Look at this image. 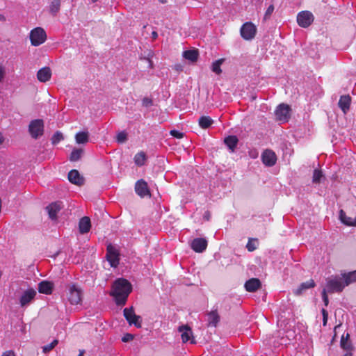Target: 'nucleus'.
<instances>
[{
    "instance_id": "1",
    "label": "nucleus",
    "mask_w": 356,
    "mask_h": 356,
    "mask_svg": "<svg viewBox=\"0 0 356 356\" xmlns=\"http://www.w3.org/2000/svg\"><path fill=\"white\" fill-rule=\"evenodd\" d=\"M112 288L110 296L115 298L118 305H124L132 291L131 283L124 278H119L113 282Z\"/></svg>"
},
{
    "instance_id": "2",
    "label": "nucleus",
    "mask_w": 356,
    "mask_h": 356,
    "mask_svg": "<svg viewBox=\"0 0 356 356\" xmlns=\"http://www.w3.org/2000/svg\"><path fill=\"white\" fill-rule=\"evenodd\" d=\"M44 124L42 119H35L30 122L29 132L33 139H38L44 134Z\"/></svg>"
},
{
    "instance_id": "3",
    "label": "nucleus",
    "mask_w": 356,
    "mask_h": 356,
    "mask_svg": "<svg viewBox=\"0 0 356 356\" xmlns=\"http://www.w3.org/2000/svg\"><path fill=\"white\" fill-rule=\"evenodd\" d=\"M67 299L72 305H78L82 300V291L76 284H70L67 286Z\"/></svg>"
},
{
    "instance_id": "4",
    "label": "nucleus",
    "mask_w": 356,
    "mask_h": 356,
    "mask_svg": "<svg viewBox=\"0 0 356 356\" xmlns=\"http://www.w3.org/2000/svg\"><path fill=\"white\" fill-rule=\"evenodd\" d=\"M344 288L341 278L338 276L331 277L327 279L325 289L328 293H341Z\"/></svg>"
},
{
    "instance_id": "5",
    "label": "nucleus",
    "mask_w": 356,
    "mask_h": 356,
    "mask_svg": "<svg viewBox=\"0 0 356 356\" xmlns=\"http://www.w3.org/2000/svg\"><path fill=\"white\" fill-rule=\"evenodd\" d=\"M274 115L276 121L288 122L291 117V108L286 104H280L277 106Z\"/></svg>"
},
{
    "instance_id": "6",
    "label": "nucleus",
    "mask_w": 356,
    "mask_h": 356,
    "mask_svg": "<svg viewBox=\"0 0 356 356\" xmlns=\"http://www.w3.org/2000/svg\"><path fill=\"white\" fill-rule=\"evenodd\" d=\"M47 35L42 28L37 27L33 29L30 33V40L31 44L33 46H39L44 42Z\"/></svg>"
},
{
    "instance_id": "7",
    "label": "nucleus",
    "mask_w": 356,
    "mask_h": 356,
    "mask_svg": "<svg viewBox=\"0 0 356 356\" xmlns=\"http://www.w3.org/2000/svg\"><path fill=\"white\" fill-rule=\"evenodd\" d=\"M118 250L113 245L109 244L106 248V259L112 267H117L120 262Z\"/></svg>"
},
{
    "instance_id": "8",
    "label": "nucleus",
    "mask_w": 356,
    "mask_h": 356,
    "mask_svg": "<svg viewBox=\"0 0 356 356\" xmlns=\"http://www.w3.org/2000/svg\"><path fill=\"white\" fill-rule=\"evenodd\" d=\"M123 313L129 325H134L138 328L141 327V317L135 314L133 307L125 308Z\"/></svg>"
},
{
    "instance_id": "9",
    "label": "nucleus",
    "mask_w": 356,
    "mask_h": 356,
    "mask_svg": "<svg viewBox=\"0 0 356 356\" xmlns=\"http://www.w3.org/2000/svg\"><path fill=\"white\" fill-rule=\"evenodd\" d=\"M314 21V16L309 11L305 10L300 12L297 15L298 25L303 28L309 26Z\"/></svg>"
},
{
    "instance_id": "10",
    "label": "nucleus",
    "mask_w": 356,
    "mask_h": 356,
    "mask_svg": "<svg viewBox=\"0 0 356 356\" xmlns=\"http://www.w3.org/2000/svg\"><path fill=\"white\" fill-rule=\"evenodd\" d=\"M37 293L35 290L31 288L23 292L19 298V304L22 307L28 306L35 298Z\"/></svg>"
},
{
    "instance_id": "11",
    "label": "nucleus",
    "mask_w": 356,
    "mask_h": 356,
    "mask_svg": "<svg viewBox=\"0 0 356 356\" xmlns=\"http://www.w3.org/2000/svg\"><path fill=\"white\" fill-rule=\"evenodd\" d=\"M63 208V204L60 201H56L51 203L46 207L50 219L55 220L57 219V213Z\"/></svg>"
},
{
    "instance_id": "12",
    "label": "nucleus",
    "mask_w": 356,
    "mask_h": 356,
    "mask_svg": "<svg viewBox=\"0 0 356 356\" xmlns=\"http://www.w3.org/2000/svg\"><path fill=\"white\" fill-rule=\"evenodd\" d=\"M263 163L266 166H273L277 161V156L275 153L270 149H266L261 154Z\"/></svg>"
},
{
    "instance_id": "13",
    "label": "nucleus",
    "mask_w": 356,
    "mask_h": 356,
    "mask_svg": "<svg viewBox=\"0 0 356 356\" xmlns=\"http://www.w3.org/2000/svg\"><path fill=\"white\" fill-rule=\"evenodd\" d=\"M135 191L140 197L150 195L147 183L143 179H140L136 181L135 184Z\"/></svg>"
},
{
    "instance_id": "14",
    "label": "nucleus",
    "mask_w": 356,
    "mask_h": 356,
    "mask_svg": "<svg viewBox=\"0 0 356 356\" xmlns=\"http://www.w3.org/2000/svg\"><path fill=\"white\" fill-rule=\"evenodd\" d=\"M191 247L196 252H202L207 249V241L204 238H194L191 241Z\"/></svg>"
},
{
    "instance_id": "15",
    "label": "nucleus",
    "mask_w": 356,
    "mask_h": 356,
    "mask_svg": "<svg viewBox=\"0 0 356 356\" xmlns=\"http://www.w3.org/2000/svg\"><path fill=\"white\" fill-rule=\"evenodd\" d=\"M69 181L77 186H82L84 184V179L76 170H72L68 173Z\"/></svg>"
},
{
    "instance_id": "16",
    "label": "nucleus",
    "mask_w": 356,
    "mask_h": 356,
    "mask_svg": "<svg viewBox=\"0 0 356 356\" xmlns=\"http://www.w3.org/2000/svg\"><path fill=\"white\" fill-rule=\"evenodd\" d=\"M350 104L351 97L349 95L341 96L338 102L339 107L341 109L343 114H346L348 112Z\"/></svg>"
},
{
    "instance_id": "17",
    "label": "nucleus",
    "mask_w": 356,
    "mask_h": 356,
    "mask_svg": "<svg viewBox=\"0 0 356 356\" xmlns=\"http://www.w3.org/2000/svg\"><path fill=\"white\" fill-rule=\"evenodd\" d=\"M350 335L349 333L343 334L340 341L341 348L347 351V353H351L354 350V347L350 340Z\"/></svg>"
},
{
    "instance_id": "18",
    "label": "nucleus",
    "mask_w": 356,
    "mask_h": 356,
    "mask_svg": "<svg viewBox=\"0 0 356 356\" xmlns=\"http://www.w3.org/2000/svg\"><path fill=\"white\" fill-rule=\"evenodd\" d=\"M261 282L258 278H251L246 280V291L255 292L261 288Z\"/></svg>"
},
{
    "instance_id": "19",
    "label": "nucleus",
    "mask_w": 356,
    "mask_h": 356,
    "mask_svg": "<svg viewBox=\"0 0 356 356\" xmlns=\"http://www.w3.org/2000/svg\"><path fill=\"white\" fill-rule=\"evenodd\" d=\"M54 289V284L49 281H42L38 284V291L40 293L51 294Z\"/></svg>"
},
{
    "instance_id": "20",
    "label": "nucleus",
    "mask_w": 356,
    "mask_h": 356,
    "mask_svg": "<svg viewBox=\"0 0 356 356\" xmlns=\"http://www.w3.org/2000/svg\"><path fill=\"white\" fill-rule=\"evenodd\" d=\"M51 76V70L49 67H44L38 70L37 78L40 82L48 81Z\"/></svg>"
},
{
    "instance_id": "21",
    "label": "nucleus",
    "mask_w": 356,
    "mask_h": 356,
    "mask_svg": "<svg viewBox=\"0 0 356 356\" xmlns=\"http://www.w3.org/2000/svg\"><path fill=\"white\" fill-rule=\"evenodd\" d=\"M91 228V222L89 217L81 218L79 222V230L81 234L88 233Z\"/></svg>"
},
{
    "instance_id": "22",
    "label": "nucleus",
    "mask_w": 356,
    "mask_h": 356,
    "mask_svg": "<svg viewBox=\"0 0 356 356\" xmlns=\"http://www.w3.org/2000/svg\"><path fill=\"white\" fill-rule=\"evenodd\" d=\"M316 286V283L314 280L310 279L309 280L302 282L300 284V285L298 286V289H296L293 293L296 296H300L305 291L309 289H312Z\"/></svg>"
},
{
    "instance_id": "23",
    "label": "nucleus",
    "mask_w": 356,
    "mask_h": 356,
    "mask_svg": "<svg viewBox=\"0 0 356 356\" xmlns=\"http://www.w3.org/2000/svg\"><path fill=\"white\" fill-rule=\"evenodd\" d=\"M224 143L231 152H234L238 143V139L236 136H228L225 138Z\"/></svg>"
},
{
    "instance_id": "24",
    "label": "nucleus",
    "mask_w": 356,
    "mask_h": 356,
    "mask_svg": "<svg viewBox=\"0 0 356 356\" xmlns=\"http://www.w3.org/2000/svg\"><path fill=\"white\" fill-rule=\"evenodd\" d=\"M178 330L181 333V337L184 343H186L190 340L191 336L192 335V330L188 325H184L179 326Z\"/></svg>"
},
{
    "instance_id": "25",
    "label": "nucleus",
    "mask_w": 356,
    "mask_h": 356,
    "mask_svg": "<svg viewBox=\"0 0 356 356\" xmlns=\"http://www.w3.org/2000/svg\"><path fill=\"white\" fill-rule=\"evenodd\" d=\"M341 278L343 279L344 287L349 284L356 282V270L341 274Z\"/></svg>"
},
{
    "instance_id": "26",
    "label": "nucleus",
    "mask_w": 356,
    "mask_h": 356,
    "mask_svg": "<svg viewBox=\"0 0 356 356\" xmlns=\"http://www.w3.org/2000/svg\"><path fill=\"white\" fill-rule=\"evenodd\" d=\"M257 32L256 25L252 22H246V40H251L254 38Z\"/></svg>"
},
{
    "instance_id": "27",
    "label": "nucleus",
    "mask_w": 356,
    "mask_h": 356,
    "mask_svg": "<svg viewBox=\"0 0 356 356\" xmlns=\"http://www.w3.org/2000/svg\"><path fill=\"white\" fill-rule=\"evenodd\" d=\"M207 326L216 327L220 321V316L217 311H211L207 313Z\"/></svg>"
},
{
    "instance_id": "28",
    "label": "nucleus",
    "mask_w": 356,
    "mask_h": 356,
    "mask_svg": "<svg viewBox=\"0 0 356 356\" xmlns=\"http://www.w3.org/2000/svg\"><path fill=\"white\" fill-rule=\"evenodd\" d=\"M198 56L199 53L197 49H189L183 52V57L193 63L197 61Z\"/></svg>"
},
{
    "instance_id": "29",
    "label": "nucleus",
    "mask_w": 356,
    "mask_h": 356,
    "mask_svg": "<svg viewBox=\"0 0 356 356\" xmlns=\"http://www.w3.org/2000/svg\"><path fill=\"white\" fill-rule=\"evenodd\" d=\"M339 217L341 221L348 226H356V217L353 218L346 216V213L341 210L339 212Z\"/></svg>"
},
{
    "instance_id": "30",
    "label": "nucleus",
    "mask_w": 356,
    "mask_h": 356,
    "mask_svg": "<svg viewBox=\"0 0 356 356\" xmlns=\"http://www.w3.org/2000/svg\"><path fill=\"white\" fill-rule=\"evenodd\" d=\"M75 140L78 144H86L89 140V135L87 131L79 132L75 136Z\"/></svg>"
},
{
    "instance_id": "31",
    "label": "nucleus",
    "mask_w": 356,
    "mask_h": 356,
    "mask_svg": "<svg viewBox=\"0 0 356 356\" xmlns=\"http://www.w3.org/2000/svg\"><path fill=\"white\" fill-rule=\"evenodd\" d=\"M213 120L209 116H202L199 119V125L202 129H208L213 124Z\"/></svg>"
},
{
    "instance_id": "32",
    "label": "nucleus",
    "mask_w": 356,
    "mask_h": 356,
    "mask_svg": "<svg viewBox=\"0 0 356 356\" xmlns=\"http://www.w3.org/2000/svg\"><path fill=\"white\" fill-rule=\"evenodd\" d=\"M83 154L82 149L74 148L70 154L69 160L72 162H75L81 159Z\"/></svg>"
},
{
    "instance_id": "33",
    "label": "nucleus",
    "mask_w": 356,
    "mask_h": 356,
    "mask_svg": "<svg viewBox=\"0 0 356 356\" xmlns=\"http://www.w3.org/2000/svg\"><path fill=\"white\" fill-rule=\"evenodd\" d=\"M259 245V241L257 238H249L246 243V248L250 252H253L257 249Z\"/></svg>"
},
{
    "instance_id": "34",
    "label": "nucleus",
    "mask_w": 356,
    "mask_h": 356,
    "mask_svg": "<svg viewBox=\"0 0 356 356\" xmlns=\"http://www.w3.org/2000/svg\"><path fill=\"white\" fill-rule=\"evenodd\" d=\"M60 8V0H53L49 5V13L56 16Z\"/></svg>"
},
{
    "instance_id": "35",
    "label": "nucleus",
    "mask_w": 356,
    "mask_h": 356,
    "mask_svg": "<svg viewBox=\"0 0 356 356\" xmlns=\"http://www.w3.org/2000/svg\"><path fill=\"white\" fill-rule=\"evenodd\" d=\"M146 155L143 152L137 153L134 156V162L136 165L142 166L145 164Z\"/></svg>"
},
{
    "instance_id": "36",
    "label": "nucleus",
    "mask_w": 356,
    "mask_h": 356,
    "mask_svg": "<svg viewBox=\"0 0 356 356\" xmlns=\"http://www.w3.org/2000/svg\"><path fill=\"white\" fill-rule=\"evenodd\" d=\"M224 61H225L224 58H220V59H218V60L214 61L211 65V70L214 73H216L217 74H220L222 72L220 65L223 63Z\"/></svg>"
},
{
    "instance_id": "37",
    "label": "nucleus",
    "mask_w": 356,
    "mask_h": 356,
    "mask_svg": "<svg viewBox=\"0 0 356 356\" xmlns=\"http://www.w3.org/2000/svg\"><path fill=\"white\" fill-rule=\"evenodd\" d=\"M323 177V175L322 170L315 169L313 172L312 182L314 184H320Z\"/></svg>"
},
{
    "instance_id": "38",
    "label": "nucleus",
    "mask_w": 356,
    "mask_h": 356,
    "mask_svg": "<svg viewBox=\"0 0 356 356\" xmlns=\"http://www.w3.org/2000/svg\"><path fill=\"white\" fill-rule=\"evenodd\" d=\"M63 139L64 137L63 134L60 131H57L53 134L51 140L53 145H56Z\"/></svg>"
},
{
    "instance_id": "39",
    "label": "nucleus",
    "mask_w": 356,
    "mask_h": 356,
    "mask_svg": "<svg viewBox=\"0 0 356 356\" xmlns=\"http://www.w3.org/2000/svg\"><path fill=\"white\" fill-rule=\"evenodd\" d=\"M116 140L118 143H124L127 140V134L125 131H120L116 136Z\"/></svg>"
},
{
    "instance_id": "40",
    "label": "nucleus",
    "mask_w": 356,
    "mask_h": 356,
    "mask_svg": "<svg viewBox=\"0 0 356 356\" xmlns=\"http://www.w3.org/2000/svg\"><path fill=\"white\" fill-rule=\"evenodd\" d=\"M58 343V341L57 339H54L51 343L46 345L42 347L43 352L44 353H49L51 351L57 344Z\"/></svg>"
},
{
    "instance_id": "41",
    "label": "nucleus",
    "mask_w": 356,
    "mask_h": 356,
    "mask_svg": "<svg viewBox=\"0 0 356 356\" xmlns=\"http://www.w3.org/2000/svg\"><path fill=\"white\" fill-rule=\"evenodd\" d=\"M274 6L273 4L270 5L268 8L266 9V12H265V14H264V20H267V19H269L270 18V16L272 15V13H273L274 11Z\"/></svg>"
},
{
    "instance_id": "42",
    "label": "nucleus",
    "mask_w": 356,
    "mask_h": 356,
    "mask_svg": "<svg viewBox=\"0 0 356 356\" xmlns=\"http://www.w3.org/2000/svg\"><path fill=\"white\" fill-rule=\"evenodd\" d=\"M321 313L323 315V325L326 326L328 320V312L325 309L323 308L321 309Z\"/></svg>"
},
{
    "instance_id": "43",
    "label": "nucleus",
    "mask_w": 356,
    "mask_h": 356,
    "mask_svg": "<svg viewBox=\"0 0 356 356\" xmlns=\"http://www.w3.org/2000/svg\"><path fill=\"white\" fill-rule=\"evenodd\" d=\"M327 291L326 290V289H323V291H322V298H323V301L324 302V305L325 307H327L329 304V299H328V296H327Z\"/></svg>"
},
{
    "instance_id": "44",
    "label": "nucleus",
    "mask_w": 356,
    "mask_h": 356,
    "mask_svg": "<svg viewBox=\"0 0 356 356\" xmlns=\"http://www.w3.org/2000/svg\"><path fill=\"white\" fill-rule=\"evenodd\" d=\"M142 105L145 107L148 108L153 105V101L150 98L144 97L142 101Z\"/></svg>"
},
{
    "instance_id": "45",
    "label": "nucleus",
    "mask_w": 356,
    "mask_h": 356,
    "mask_svg": "<svg viewBox=\"0 0 356 356\" xmlns=\"http://www.w3.org/2000/svg\"><path fill=\"white\" fill-rule=\"evenodd\" d=\"M170 135L177 138H182L184 137V134L177 131V130H171L170 132Z\"/></svg>"
},
{
    "instance_id": "46",
    "label": "nucleus",
    "mask_w": 356,
    "mask_h": 356,
    "mask_svg": "<svg viewBox=\"0 0 356 356\" xmlns=\"http://www.w3.org/2000/svg\"><path fill=\"white\" fill-rule=\"evenodd\" d=\"M134 335L129 333L125 334L123 337L122 338V341L123 342H129L133 340Z\"/></svg>"
},
{
    "instance_id": "47",
    "label": "nucleus",
    "mask_w": 356,
    "mask_h": 356,
    "mask_svg": "<svg viewBox=\"0 0 356 356\" xmlns=\"http://www.w3.org/2000/svg\"><path fill=\"white\" fill-rule=\"evenodd\" d=\"M5 75H6L5 68L1 64H0V83L3 81Z\"/></svg>"
},
{
    "instance_id": "48",
    "label": "nucleus",
    "mask_w": 356,
    "mask_h": 356,
    "mask_svg": "<svg viewBox=\"0 0 356 356\" xmlns=\"http://www.w3.org/2000/svg\"><path fill=\"white\" fill-rule=\"evenodd\" d=\"M240 34L241 37L245 39V23H243L241 26Z\"/></svg>"
},
{
    "instance_id": "49",
    "label": "nucleus",
    "mask_w": 356,
    "mask_h": 356,
    "mask_svg": "<svg viewBox=\"0 0 356 356\" xmlns=\"http://www.w3.org/2000/svg\"><path fill=\"white\" fill-rule=\"evenodd\" d=\"M341 326V323L337 325L334 328V336L332 337V340H334L337 337V330Z\"/></svg>"
},
{
    "instance_id": "50",
    "label": "nucleus",
    "mask_w": 356,
    "mask_h": 356,
    "mask_svg": "<svg viewBox=\"0 0 356 356\" xmlns=\"http://www.w3.org/2000/svg\"><path fill=\"white\" fill-rule=\"evenodd\" d=\"M203 218L204 220L209 221L210 220V218H211V213L209 211H207L204 213V216H203Z\"/></svg>"
},
{
    "instance_id": "51",
    "label": "nucleus",
    "mask_w": 356,
    "mask_h": 356,
    "mask_svg": "<svg viewBox=\"0 0 356 356\" xmlns=\"http://www.w3.org/2000/svg\"><path fill=\"white\" fill-rule=\"evenodd\" d=\"M2 356H15V353L13 350H8L5 352Z\"/></svg>"
},
{
    "instance_id": "52",
    "label": "nucleus",
    "mask_w": 356,
    "mask_h": 356,
    "mask_svg": "<svg viewBox=\"0 0 356 356\" xmlns=\"http://www.w3.org/2000/svg\"><path fill=\"white\" fill-rule=\"evenodd\" d=\"M4 140L5 138L3 137V134L0 132V145L3 144Z\"/></svg>"
},
{
    "instance_id": "53",
    "label": "nucleus",
    "mask_w": 356,
    "mask_h": 356,
    "mask_svg": "<svg viewBox=\"0 0 356 356\" xmlns=\"http://www.w3.org/2000/svg\"><path fill=\"white\" fill-rule=\"evenodd\" d=\"M146 60H147L148 61V63H149V67H150V68H153V63H152V61L149 58H146Z\"/></svg>"
},
{
    "instance_id": "54",
    "label": "nucleus",
    "mask_w": 356,
    "mask_h": 356,
    "mask_svg": "<svg viewBox=\"0 0 356 356\" xmlns=\"http://www.w3.org/2000/svg\"><path fill=\"white\" fill-rule=\"evenodd\" d=\"M152 37L153 39H156L158 37V33L156 31L152 33Z\"/></svg>"
},
{
    "instance_id": "55",
    "label": "nucleus",
    "mask_w": 356,
    "mask_h": 356,
    "mask_svg": "<svg viewBox=\"0 0 356 356\" xmlns=\"http://www.w3.org/2000/svg\"><path fill=\"white\" fill-rule=\"evenodd\" d=\"M0 21L1 22H5L6 21V17L4 15L0 14Z\"/></svg>"
},
{
    "instance_id": "56",
    "label": "nucleus",
    "mask_w": 356,
    "mask_h": 356,
    "mask_svg": "<svg viewBox=\"0 0 356 356\" xmlns=\"http://www.w3.org/2000/svg\"><path fill=\"white\" fill-rule=\"evenodd\" d=\"M256 99H257V95H252L251 96V99H252V100H255Z\"/></svg>"
},
{
    "instance_id": "57",
    "label": "nucleus",
    "mask_w": 356,
    "mask_h": 356,
    "mask_svg": "<svg viewBox=\"0 0 356 356\" xmlns=\"http://www.w3.org/2000/svg\"><path fill=\"white\" fill-rule=\"evenodd\" d=\"M343 356H353V354L352 353H346V354L343 355Z\"/></svg>"
},
{
    "instance_id": "58",
    "label": "nucleus",
    "mask_w": 356,
    "mask_h": 356,
    "mask_svg": "<svg viewBox=\"0 0 356 356\" xmlns=\"http://www.w3.org/2000/svg\"><path fill=\"white\" fill-rule=\"evenodd\" d=\"M161 3H166V0H159Z\"/></svg>"
},
{
    "instance_id": "59",
    "label": "nucleus",
    "mask_w": 356,
    "mask_h": 356,
    "mask_svg": "<svg viewBox=\"0 0 356 356\" xmlns=\"http://www.w3.org/2000/svg\"><path fill=\"white\" fill-rule=\"evenodd\" d=\"M195 343V341L193 339V340L191 341V343Z\"/></svg>"
},
{
    "instance_id": "60",
    "label": "nucleus",
    "mask_w": 356,
    "mask_h": 356,
    "mask_svg": "<svg viewBox=\"0 0 356 356\" xmlns=\"http://www.w3.org/2000/svg\"><path fill=\"white\" fill-rule=\"evenodd\" d=\"M98 0H92V2H96Z\"/></svg>"
},
{
    "instance_id": "61",
    "label": "nucleus",
    "mask_w": 356,
    "mask_h": 356,
    "mask_svg": "<svg viewBox=\"0 0 356 356\" xmlns=\"http://www.w3.org/2000/svg\"><path fill=\"white\" fill-rule=\"evenodd\" d=\"M257 2H259L260 0H255Z\"/></svg>"
}]
</instances>
